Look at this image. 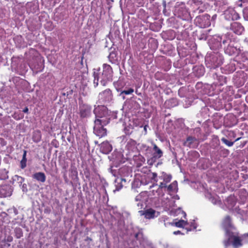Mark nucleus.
<instances>
[{"label":"nucleus","mask_w":248,"mask_h":248,"mask_svg":"<svg viewBox=\"0 0 248 248\" xmlns=\"http://www.w3.org/2000/svg\"><path fill=\"white\" fill-rule=\"evenodd\" d=\"M93 113L95 117L94 121L102 123L104 124H108L111 119L117 118V112L110 111L104 105H95Z\"/></svg>","instance_id":"obj_1"},{"label":"nucleus","mask_w":248,"mask_h":248,"mask_svg":"<svg viewBox=\"0 0 248 248\" xmlns=\"http://www.w3.org/2000/svg\"><path fill=\"white\" fill-rule=\"evenodd\" d=\"M93 72V84L95 87L98 85L99 81L101 85L105 86L108 81L112 80L113 71L111 67L107 64H104L103 70L100 68L94 69Z\"/></svg>","instance_id":"obj_2"},{"label":"nucleus","mask_w":248,"mask_h":248,"mask_svg":"<svg viewBox=\"0 0 248 248\" xmlns=\"http://www.w3.org/2000/svg\"><path fill=\"white\" fill-rule=\"evenodd\" d=\"M223 56L218 52L208 54L205 57V61L207 67L215 69L220 66L223 62Z\"/></svg>","instance_id":"obj_3"},{"label":"nucleus","mask_w":248,"mask_h":248,"mask_svg":"<svg viewBox=\"0 0 248 248\" xmlns=\"http://www.w3.org/2000/svg\"><path fill=\"white\" fill-rule=\"evenodd\" d=\"M79 115L81 119L87 118L92 114V107L84 103L81 99H79Z\"/></svg>","instance_id":"obj_4"},{"label":"nucleus","mask_w":248,"mask_h":248,"mask_svg":"<svg viewBox=\"0 0 248 248\" xmlns=\"http://www.w3.org/2000/svg\"><path fill=\"white\" fill-rule=\"evenodd\" d=\"M194 23L197 26L205 28L211 25L210 16L208 14L197 16L194 19Z\"/></svg>","instance_id":"obj_5"},{"label":"nucleus","mask_w":248,"mask_h":248,"mask_svg":"<svg viewBox=\"0 0 248 248\" xmlns=\"http://www.w3.org/2000/svg\"><path fill=\"white\" fill-rule=\"evenodd\" d=\"M112 160L113 161V165L111 166L110 170H114L112 169L113 167H118L120 165L124 162V158L123 155L121 152L114 151L111 155Z\"/></svg>","instance_id":"obj_6"},{"label":"nucleus","mask_w":248,"mask_h":248,"mask_svg":"<svg viewBox=\"0 0 248 248\" xmlns=\"http://www.w3.org/2000/svg\"><path fill=\"white\" fill-rule=\"evenodd\" d=\"M229 153V150L222 146H220L217 150H213L210 152L211 156L217 160H219L221 157H226Z\"/></svg>","instance_id":"obj_7"},{"label":"nucleus","mask_w":248,"mask_h":248,"mask_svg":"<svg viewBox=\"0 0 248 248\" xmlns=\"http://www.w3.org/2000/svg\"><path fill=\"white\" fill-rule=\"evenodd\" d=\"M93 132L97 136L101 138L107 134V129L104 127L107 124H104L102 123L94 121Z\"/></svg>","instance_id":"obj_8"},{"label":"nucleus","mask_w":248,"mask_h":248,"mask_svg":"<svg viewBox=\"0 0 248 248\" xmlns=\"http://www.w3.org/2000/svg\"><path fill=\"white\" fill-rule=\"evenodd\" d=\"M99 97L104 103H110L113 100L112 93L109 89H107L99 93Z\"/></svg>","instance_id":"obj_9"},{"label":"nucleus","mask_w":248,"mask_h":248,"mask_svg":"<svg viewBox=\"0 0 248 248\" xmlns=\"http://www.w3.org/2000/svg\"><path fill=\"white\" fill-rule=\"evenodd\" d=\"M224 16L227 20H236L240 18L239 14L233 8H229L224 12Z\"/></svg>","instance_id":"obj_10"},{"label":"nucleus","mask_w":248,"mask_h":248,"mask_svg":"<svg viewBox=\"0 0 248 248\" xmlns=\"http://www.w3.org/2000/svg\"><path fill=\"white\" fill-rule=\"evenodd\" d=\"M183 144L184 146L189 148H196L198 144V139L195 137L191 136H187Z\"/></svg>","instance_id":"obj_11"},{"label":"nucleus","mask_w":248,"mask_h":248,"mask_svg":"<svg viewBox=\"0 0 248 248\" xmlns=\"http://www.w3.org/2000/svg\"><path fill=\"white\" fill-rule=\"evenodd\" d=\"M221 39L218 38V36L216 38H213L209 42L210 48L213 50H218L222 47V45L220 44Z\"/></svg>","instance_id":"obj_12"},{"label":"nucleus","mask_w":248,"mask_h":248,"mask_svg":"<svg viewBox=\"0 0 248 248\" xmlns=\"http://www.w3.org/2000/svg\"><path fill=\"white\" fill-rule=\"evenodd\" d=\"M231 30L235 34L240 35L244 31V28L241 23L234 22L231 24Z\"/></svg>","instance_id":"obj_13"},{"label":"nucleus","mask_w":248,"mask_h":248,"mask_svg":"<svg viewBox=\"0 0 248 248\" xmlns=\"http://www.w3.org/2000/svg\"><path fill=\"white\" fill-rule=\"evenodd\" d=\"M112 150V145L108 141H104L100 144V150L104 154H109Z\"/></svg>","instance_id":"obj_14"},{"label":"nucleus","mask_w":248,"mask_h":248,"mask_svg":"<svg viewBox=\"0 0 248 248\" xmlns=\"http://www.w3.org/2000/svg\"><path fill=\"white\" fill-rule=\"evenodd\" d=\"M140 143H137L136 141L130 139L127 142L126 145V148L128 151H131L132 152H135L136 151H139L138 146H139Z\"/></svg>","instance_id":"obj_15"},{"label":"nucleus","mask_w":248,"mask_h":248,"mask_svg":"<svg viewBox=\"0 0 248 248\" xmlns=\"http://www.w3.org/2000/svg\"><path fill=\"white\" fill-rule=\"evenodd\" d=\"M133 160L137 168L141 167L145 161V159L140 154L133 156Z\"/></svg>","instance_id":"obj_16"},{"label":"nucleus","mask_w":248,"mask_h":248,"mask_svg":"<svg viewBox=\"0 0 248 248\" xmlns=\"http://www.w3.org/2000/svg\"><path fill=\"white\" fill-rule=\"evenodd\" d=\"M134 92V89L132 88H129L124 86L118 96L121 97L123 100L125 99V96L131 94Z\"/></svg>","instance_id":"obj_17"},{"label":"nucleus","mask_w":248,"mask_h":248,"mask_svg":"<svg viewBox=\"0 0 248 248\" xmlns=\"http://www.w3.org/2000/svg\"><path fill=\"white\" fill-rule=\"evenodd\" d=\"M204 68L202 66H196L193 68L194 74L198 78L202 77L204 74Z\"/></svg>","instance_id":"obj_18"},{"label":"nucleus","mask_w":248,"mask_h":248,"mask_svg":"<svg viewBox=\"0 0 248 248\" xmlns=\"http://www.w3.org/2000/svg\"><path fill=\"white\" fill-rule=\"evenodd\" d=\"M153 151L154 152L153 154V156H154L155 158L158 159L162 156V151L155 144H154Z\"/></svg>","instance_id":"obj_19"},{"label":"nucleus","mask_w":248,"mask_h":248,"mask_svg":"<svg viewBox=\"0 0 248 248\" xmlns=\"http://www.w3.org/2000/svg\"><path fill=\"white\" fill-rule=\"evenodd\" d=\"M218 38L221 39L220 44H221L222 46H223L224 48L232 43L231 39L226 36V35H222L221 36H218Z\"/></svg>","instance_id":"obj_20"},{"label":"nucleus","mask_w":248,"mask_h":248,"mask_svg":"<svg viewBox=\"0 0 248 248\" xmlns=\"http://www.w3.org/2000/svg\"><path fill=\"white\" fill-rule=\"evenodd\" d=\"M108 60L112 63H117L118 62V56L116 51L113 50L110 52L108 56Z\"/></svg>","instance_id":"obj_21"},{"label":"nucleus","mask_w":248,"mask_h":248,"mask_svg":"<svg viewBox=\"0 0 248 248\" xmlns=\"http://www.w3.org/2000/svg\"><path fill=\"white\" fill-rule=\"evenodd\" d=\"M29 54L31 56H32V59L35 60L37 63H38L39 62H41V58L40 56H38V53L35 49H30L29 51Z\"/></svg>","instance_id":"obj_22"},{"label":"nucleus","mask_w":248,"mask_h":248,"mask_svg":"<svg viewBox=\"0 0 248 248\" xmlns=\"http://www.w3.org/2000/svg\"><path fill=\"white\" fill-rule=\"evenodd\" d=\"M224 49L225 53L229 55L234 54L237 50L236 48L233 46L232 43L230 44L229 46H228L224 48Z\"/></svg>","instance_id":"obj_23"},{"label":"nucleus","mask_w":248,"mask_h":248,"mask_svg":"<svg viewBox=\"0 0 248 248\" xmlns=\"http://www.w3.org/2000/svg\"><path fill=\"white\" fill-rule=\"evenodd\" d=\"M32 140L36 143L39 142L41 140V133L40 131L36 130L33 132Z\"/></svg>","instance_id":"obj_24"},{"label":"nucleus","mask_w":248,"mask_h":248,"mask_svg":"<svg viewBox=\"0 0 248 248\" xmlns=\"http://www.w3.org/2000/svg\"><path fill=\"white\" fill-rule=\"evenodd\" d=\"M165 104L169 108H173L178 105V102L177 99L172 98L165 102Z\"/></svg>","instance_id":"obj_25"},{"label":"nucleus","mask_w":248,"mask_h":248,"mask_svg":"<svg viewBox=\"0 0 248 248\" xmlns=\"http://www.w3.org/2000/svg\"><path fill=\"white\" fill-rule=\"evenodd\" d=\"M213 72V77L215 79H217L219 82H220V84L222 85L223 82H224L225 79V77L222 75H219L217 72L212 71Z\"/></svg>","instance_id":"obj_26"},{"label":"nucleus","mask_w":248,"mask_h":248,"mask_svg":"<svg viewBox=\"0 0 248 248\" xmlns=\"http://www.w3.org/2000/svg\"><path fill=\"white\" fill-rule=\"evenodd\" d=\"M14 40L18 47H21L23 46L24 43V39L21 35H17L14 38Z\"/></svg>","instance_id":"obj_27"},{"label":"nucleus","mask_w":248,"mask_h":248,"mask_svg":"<svg viewBox=\"0 0 248 248\" xmlns=\"http://www.w3.org/2000/svg\"><path fill=\"white\" fill-rule=\"evenodd\" d=\"M27 151L26 150H23V155L22 156V158L20 161V167L22 169H24L26 167L27 165Z\"/></svg>","instance_id":"obj_28"},{"label":"nucleus","mask_w":248,"mask_h":248,"mask_svg":"<svg viewBox=\"0 0 248 248\" xmlns=\"http://www.w3.org/2000/svg\"><path fill=\"white\" fill-rule=\"evenodd\" d=\"M243 3H248V0H239ZM243 17L245 20L248 21V5L247 6L243 11Z\"/></svg>","instance_id":"obj_29"},{"label":"nucleus","mask_w":248,"mask_h":248,"mask_svg":"<svg viewBox=\"0 0 248 248\" xmlns=\"http://www.w3.org/2000/svg\"><path fill=\"white\" fill-rule=\"evenodd\" d=\"M220 142L218 140L215 139L213 140L211 143V148L213 150H217L220 146Z\"/></svg>","instance_id":"obj_30"},{"label":"nucleus","mask_w":248,"mask_h":248,"mask_svg":"<svg viewBox=\"0 0 248 248\" xmlns=\"http://www.w3.org/2000/svg\"><path fill=\"white\" fill-rule=\"evenodd\" d=\"M157 160V159L156 158H155L154 157L152 156V157L147 160V163L150 166H153L155 164V166L157 167L158 165L162 164V162H158L157 163H155Z\"/></svg>","instance_id":"obj_31"},{"label":"nucleus","mask_w":248,"mask_h":248,"mask_svg":"<svg viewBox=\"0 0 248 248\" xmlns=\"http://www.w3.org/2000/svg\"><path fill=\"white\" fill-rule=\"evenodd\" d=\"M114 87H115L116 91L118 93H121V92L122 91V90L124 87V86L122 84V83L119 81H117L116 82H114Z\"/></svg>","instance_id":"obj_32"},{"label":"nucleus","mask_w":248,"mask_h":248,"mask_svg":"<svg viewBox=\"0 0 248 248\" xmlns=\"http://www.w3.org/2000/svg\"><path fill=\"white\" fill-rule=\"evenodd\" d=\"M139 151H146V154H147L148 152L151 151V148L149 147L147 145H146L145 144H140L139 146Z\"/></svg>","instance_id":"obj_33"},{"label":"nucleus","mask_w":248,"mask_h":248,"mask_svg":"<svg viewBox=\"0 0 248 248\" xmlns=\"http://www.w3.org/2000/svg\"><path fill=\"white\" fill-rule=\"evenodd\" d=\"M239 138H238L234 141H231L228 140L225 138H222L221 140L226 145H227L228 146L231 147L233 145L235 141L239 140Z\"/></svg>","instance_id":"obj_34"},{"label":"nucleus","mask_w":248,"mask_h":248,"mask_svg":"<svg viewBox=\"0 0 248 248\" xmlns=\"http://www.w3.org/2000/svg\"><path fill=\"white\" fill-rule=\"evenodd\" d=\"M133 127L132 126H127L125 127L124 129V133L126 135H130L133 132Z\"/></svg>","instance_id":"obj_35"},{"label":"nucleus","mask_w":248,"mask_h":248,"mask_svg":"<svg viewBox=\"0 0 248 248\" xmlns=\"http://www.w3.org/2000/svg\"><path fill=\"white\" fill-rule=\"evenodd\" d=\"M207 34L205 32H201L198 36L200 40H206L207 39Z\"/></svg>","instance_id":"obj_36"},{"label":"nucleus","mask_w":248,"mask_h":248,"mask_svg":"<svg viewBox=\"0 0 248 248\" xmlns=\"http://www.w3.org/2000/svg\"><path fill=\"white\" fill-rule=\"evenodd\" d=\"M189 155L193 157L194 159H197L200 156L199 153L196 151L190 152Z\"/></svg>","instance_id":"obj_37"},{"label":"nucleus","mask_w":248,"mask_h":248,"mask_svg":"<svg viewBox=\"0 0 248 248\" xmlns=\"http://www.w3.org/2000/svg\"><path fill=\"white\" fill-rule=\"evenodd\" d=\"M12 116L16 120H20L24 117V115L23 114H17L16 112L12 115Z\"/></svg>","instance_id":"obj_38"},{"label":"nucleus","mask_w":248,"mask_h":248,"mask_svg":"<svg viewBox=\"0 0 248 248\" xmlns=\"http://www.w3.org/2000/svg\"><path fill=\"white\" fill-rule=\"evenodd\" d=\"M162 5L164 7L163 13L165 15H168L169 14V13L168 12V11L167 10V4L165 0H163L162 1Z\"/></svg>","instance_id":"obj_39"},{"label":"nucleus","mask_w":248,"mask_h":248,"mask_svg":"<svg viewBox=\"0 0 248 248\" xmlns=\"http://www.w3.org/2000/svg\"><path fill=\"white\" fill-rule=\"evenodd\" d=\"M20 60H19V59L18 58H17V57H13L12 58V64L13 65H16V67H18L17 65H16V62H18V61H20Z\"/></svg>","instance_id":"obj_40"},{"label":"nucleus","mask_w":248,"mask_h":248,"mask_svg":"<svg viewBox=\"0 0 248 248\" xmlns=\"http://www.w3.org/2000/svg\"><path fill=\"white\" fill-rule=\"evenodd\" d=\"M217 18V15L216 14L212 16L211 19L210 20L211 24L212 23V24L214 25L215 23V21H216Z\"/></svg>","instance_id":"obj_41"},{"label":"nucleus","mask_w":248,"mask_h":248,"mask_svg":"<svg viewBox=\"0 0 248 248\" xmlns=\"http://www.w3.org/2000/svg\"><path fill=\"white\" fill-rule=\"evenodd\" d=\"M202 82H199L197 83V84L195 85V88L197 90H200V89H202Z\"/></svg>","instance_id":"obj_42"},{"label":"nucleus","mask_w":248,"mask_h":248,"mask_svg":"<svg viewBox=\"0 0 248 248\" xmlns=\"http://www.w3.org/2000/svg\"><path fill=\"white\" fill-rule=\"evenodd\" d=\"M28 59H29V65L30 64H34V62H36L35 60H31V59H29V58H28Z\"/></svg>","instance_id":"obj_43"},{"label":"nucleus","mask_w":248,"mask_h":248,"mask_svg":"<svg viewBox=\"0 0 248 248\" xmlns=\"http://www.w3.org/2000/svg\"><path fill=\"white\" fill-rule=\"evenodd\" d=\"M23 112L25 113H27L28 114L29 113V109H28V108L27 107H26L23 110Z\"/></svg>","instance_id":"obj_44"},{"label":"nucleus","mask_w":248,"mask_h":248,"mask_svg":"<svg viewBox=\"0 0 248 248\" xmlns=\"http://www.w3.org/2000/svg\"><path fill=\"white\" fill-rule=\"evenodd\" d=\"M203 12V11L201 9H200L199 8H198L195 11V12L196 13H202Z\"/></svg>","instance_id":"obj_45"},{"label":"nucleus","mask_w":248,"mask_h":248,"mask_svg":"<svg viewBox=\"0 0 248 248\" xmlns=\"http://www.w3.org/2000/svg\"><path fill=\"white\" fill-rule=\"evenodd\" d=\"M194 131H195L197 133H198V132L200 133L201 131V129L199 127L196 128L194 129Z\"/></svg>","instance_id":"obj_46"},{"label":"nucleus","mask_w":248,"mask_h":248,"mask_svg":"<svg viewBox=\"0 0 248 248\" xmlns=\"http://www.w3.org/2000/svg\"><path fill=\"white\" fill-rule=\"evenodd\" d=\"M180 10V8H178L177 6H175V12H176L177 11H179Z\"/></svg>","instance_id":"obj_47"},{"label":"nucleus","mask_w":248,"mask_h":248,"mask_svg":"<svg viewBox=\"0 0 248 248\" xmlns=\"http://www.w3.org/2000/svg\"><path fill=\"white\" fill-rule=\"evenodd\" d=\"M73 93V91L70 90L69 92H67V95H68L69 94H72Z\"/></svg>","instance_id":"obj_48"},{"label":"nucleus","mask_w":248,"mask_h":248,"mask_svg":"<svg viewBox=\"0 0 248 248\" xmlns=\"http://www.w3.org/2000/svg\"><path fill=\"white\" fill-rule=\"evenodd\" d=\"M245 42L246 43H247V44H248V38H246L245 40Z\"/></svg>","instance_id":"obj_49"},{"label":"nucleus","mask_w":248,"mask_h":248,"mask_svg":"<svg viewBox=\"0 0 248 248\" xmlns=\"http://www.w3.org/2000/svg\"><path fill=\"white\" fill-rule=\"evenodd\" d=\"M128 155H126V156H126V159L127 160H128V159H130V157L129 156H128Z\"/></svg>","instance_id":"obj_50"},{"label":"nucleus","mask_w":248,"mask_h":248,"mask_svg":"<svg viewBox=\"0 0 248 248\" xmlns=\"http://www.w3.org/2000/svg\"><path fill=\"white\" fill-rule=\"evenodd\" d=\"M122 169V168H120V169H119L118 170H121ZM123 170H128V169L127 168L126 170L125 169H124Z\"/></svg>","instance_id":"obj_51"},{"label":"nucleus","mask_w":248,"mask_h":248,"mask_svg":"<svg viewBox=\"0 0 248 248\" xmlns=\"http://www.w3.org/2000/svg\"><path fill=\"white\" fill-rule=\"evenodd\" d=\"M42 167H43V169H44V170H46L45 165H44V164H42Z\"/></svg>","instance_id":"obj_52"},{"label":"nucleus","mask_w":248,"mask_h":248,"mask_svg":"<svg viewBox=\"0 0 248 248\" xmlns=\"http://www.w3.org/2000/svg\"><path fill=\"white\" fill-rule=\"evenodd\" d=\"M147 126V125H145L144 127V129L145 131H146V127Z\"/></svg>","instance_id":"obj_53"},{"label":"nucleus","mask_w":248,"mask_h":248,"mask_svg":"<svg viewBox=\"0 0 248 248\" xmlns=\"http://www.w3.org/2000/svg\"><path fill=\"white\" fill-rule=\"evenodd\" d=\"M83 57L82 58L81 60V63L82 64V63H83Z\"/></svg>","instance_id":"obj_54"},{"label":"nucleus","mask_w":248,"mask_h":248,"mask_svg":"<svg viewBox=\"0 0 248 248\" xmlns=\"http://www.w3.org/2000/svg\"><path fill=\"white\" fill-rule=\"evenodd\" d=\"M186 15H187V16H190L188 13H186Z\"/></svg>","instance_id":"obj_55"},{"label":"nucleus","mask_w":248,"mask_h":248,"mask_svg":"<svg viewBox=\"0 0 248 248\" xmlns=\"http://www.w3.org/2000/svg\"><path fill=\"white\" fill-rule=\"evenodd\" d=\"M170 2H169L167 4L168 6H169L170 5Z\"/></svg>","instance_id":"obj_56"},{"label":"nucleus","mask_w":248,"mask_h":248,"mask_svg":"<svg viewBox=\"0 0 248 248\" xmlns=\"http://www.w3.org/2000/svg\"><path fill=\"white\" fill-rule=\"evenodd\" d=\"M168 122H172V121H171V120H169V121H168Z\"/></svg>","instance_id":"obj_57"},{"label":"nucleus","mask_w":248,"mask_h":248,"mask_svg":"<svg viewBox=\"0 0 248 248\" xmlns=\"http://www.w3.org/2000/svg\"><path fill=\"white\" fill-rule=\"evenodd\" d=\"M240 6H242V3H241V4H240Z\"/></svg>","instance_id":"obj_58"},{"label":"nucleus","mask_w":248,"mask_h":248,"mask_svg":"<svg viewBox=\"0 0 248 248\" xmlns=\"http://www.w3.org/2000/svg\"><path fill=\"white\" fill-rule=\"evenodd\" d=\"M170 115V114H168L167 116H169Z\"/></svg>","instance_id":"obj_59"},{"label":"nucleus","mask_w":248,"mask_h":248,"mask_svg":"<svg viewBox=\"0 0 248 248\" xmlns=\"http://www.w3.org/2000/svg\"><path fill=\"white\" fill-rule=\"evenodd\" d=\"M1 114L0 113V116H1Z\"/></svg>","instance_id":"obj_60"}]
</instances>
